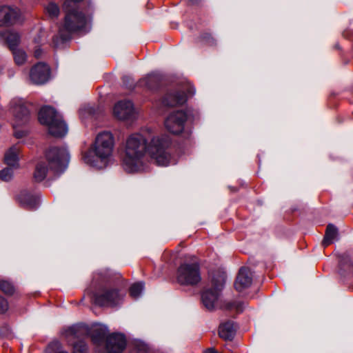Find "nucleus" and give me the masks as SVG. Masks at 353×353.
I'll return each mask as SVG.
<instances>
[{"mask_svg": "<svg viewBox=\"0 0 353 353\" xmlns=\"http://www.w3.org/2000/svg\"><path fill=\"white\" fill-rule=\"evenodd\" d=\"M170 140L167 135L154 136L147 145L146 139L141 134H132L128 137L125 145V155L122 166L128 172H136L143 166V157L148 150L151 158L161 166H168L174 161L168 151Z\"/></svg>", "mask_w": 353, "mask_h": 353, "instance_id": "obj_1", "label": "nucleus"}, {"mask_svg": "<svg viewBox=\"0 0 353 353\" xmlns=\"http://www.w3.org/2000/svg\"><path fill=\"white\" fill-rule=\"evenodd\" d=\"M114 146V138L110 132L99 133L91 148L83 157L85 163L98 169L105 168L112 154Z\"/></svg>", "mask_w": 353, "mask_h": 353, "instance_id": "obj_2", "label": "nucleus"}, {"mask_svg": "<svg viewBox=\"0 0 353 353\" xmlns=\"http://www.w3.org/2000/svg\"><path fill=\"white\" fill-rule=\"evenodd\" d=\"M47 163L41 161L37 163L33 174L34 181L41 182L46 179L50 170L56 174L63 172L69 161V153L64 148H52L46 154Z\"/></svg>", "mask_w": 353, "mask_h": 353, "instance_id": "obj_3", "label": "nucleus"}, {"mask_svg": "<svg viewBox=\"0 0 353 353\" xmlns=\"http://www.w3.org/2000/svg\"><path fill=\"white\" fill-rule=\"evenodd\" d=\"M65 12L64 24L59 35L65 41L70 38L72 32L86 33L90 29V17L79 11L77 8H63Z\"/></svg>", "mask_w": 353, "mask_h": 353, "instance_id": "obj_4", "label": "nucleus"}, {"mask_svg": "<svg viewBox=\"0 0 353 353\" xmlns=\"http://www.w3.org/2000/svg\"><path fill=\"white\" fill-rule=\"evenodd\" d=\"M88 334L90 336L92 342L98 347H101L109 335L106 325L101 323H94L90 327L85 324H77L67 328L63 334L65 337L74 336L79 338Z\"/></svg>", "mask_w": 353, "mask_h": 353, "instance_id": "obj_5", "label": "nucleus"}, {"mask_svg": "<svg viewBox=\"0 0 353 353\" xmlns=\"http://www.w3.org/2000/svg\"><path fill=\"white\" fill-rule=\"evenodd\" d=\"M39 120L41 124L48 126L49 133L56 137L65 136L68 127L62 117L52 107L44 106L39 113Z\"/></svg>", "mask_w": 353, "mask_h": 353, "instance_id": "obj_6", "label": "nucleus"}, {"mask_svg": "<svg viewBox=\"0 0 353 353\" xmlns=\"http://www.w3.org/2000/svg\"><path fill=\"white\" fill-rule=\"evenodd\" d=\"M225 278V272L221 271L212 275V288L205 289L201 294L202 303L207 310H212L216 307Z\"/></svg>", "mask_w": 353, "mask_h": 353, "instance_id": "obj_7", "label": "nucleus"}, {"mask_svg": "<svg viewBox=\"0 0 353 353\" xmlns=\"http://www.w3.org/2000/svg\"><path fill=\"white\" fill-rule=\"evenodd\" d=\"M176 281L184 286H195L201 281L200 268L198 263H184L178 268Z\"/></svg>", "mask_w": 353, "mask_h": 353, "instance_id": "obj_8", "label": "nucleus"}, {"mask_svg": "<svg viewBox=\"0 0 353 353\" xmlns=\"http://www.w3.org/2000/svg\"><path fill=\"white\" fill-rule=\"evenodd\" d=\"M10 111L14 116L13 127L17 128L26 124L29 120V111L26 107L21 99L14 98L10 103ZM27 134V131L18 130L15 129L14 136L17 138H21Z\"/></svg>", "mask_w": 353, "mask_h": 353, "instance_id": "obj_9", "label": "nucleus"}, {"mask_svg": "<svg viewBox=\"0 0 353 353\" xmlns=\"http://www.w3.org/2000/svg\"><path fill=\"white\" fill-rule=\"evenodd\" d=\"M187 119L186 112L183 111L173 112L165 119V126L170 132L175 134H180L184 130Z\"/></svg>", "mask_w": 353, "mask_h": 353, "instance_id": "obj_10", "label": "nucleus"}, {"mask_svg": "<svg viewBox=\"0 0 353 353\" xmlns=\"http://www.w3.org/2000/svg\"><path fill=\"white\" fill-rule=\"evenodd\" d=\"M113 114L117 119L122 121H132L137 117L133 103L129 100L117 102L113 108Z\"/></svg>", "mask_w": 353, "mask_h": 353, "instance_id": "obj_11", "label": "nucleus"}, {"mask_svg": "<svg viewBox=\"0 0 353 353\" xmlns=\"http://www.w3.org/2000/svg\"><path fill=\"white\" fill-rule=\"evenodd\" d=\"M126 346V339L124 334L112 333L108 336L103 347L107 353H121Z\"/></svg>", "mask_w": 353, "mask_h": 353, "instance_id": "obj_12", "label": "nucleus"}, {"mask_svg": "<svg viewBox=\"0 0 353 353\" xmlns=\"http://www.w3.org/2000/svg\"><path fill=\"white\" fill-rule=\"evenodd\" d=\"M186 87V92L182 90L168 94L163 99V104L167 106H175L185 103L188 97L193 96L195 93V89L191 85L188 84Z\"/></svg>", "mask_w": 353, "mask_h": 353, "instance_id": "obj_13", "label": "nucleus"}, {"mask_svg": "<svg viewBox=\"0 0 353 353\" xmlns=\"http://www.w3.org/2000/svg\"><path fill=\"white\" fill-rule=\"evenodd\" d=\"M122 299L117 290H105L94 296V302L99 306H114L118 305Z\"/></svg>", "mask_w": 353, "mask_h": 353, "instance_id": "obj_14", "label": "nucleus"}, {"mask_svg": "<svg viewBox=\"0 0 353 353\" xmlns=\"http://www.w3.org/2000/svg\"><path fill=\"white\" fill-rule=\"evenodd\" d=\"M30 78L34 84L46 83L50 79V68L44 63H38L30 70Z\"/></svg>", "mask_w": 353, "mask_h": 353, "instance_id": "obj_15", "label": "nucleus"}, {"mask_svg": "<svg viewBox=\"0 0 353 353\" xmlns=\"http://www.w3.org/2000/svg\"><path fill=\"white\" fill-rule=\"evenodd\" d=\"M20 16L19 10L9 6L0 7V28L10 26L18 21Z\"/></svg>", "mask_w": 353, "mask_h": 353, "instance_id": "obj_16", "label": "nucleus"}, {"mask_svg": "<svg viewBox=\"0 0 353 353\" xmlns=\"http://www.w3.org/2000/svg\"><path fill=\"white\" fill-rule=\"evenodd\" d=\"M252 283V273L248 268H241L234 283V287L239 292L249 288Z\"/></svg>", "mask_w": 353, "mask_h": 353, "instance_id": "obj_17", "label": "nucleus"}, {"mask_svg": "<svg viewBox=\"0 0 353 353\" xmlns=\"http://www.w3.org/2000/svg\"><path fill=\"white\" fill-rule=\"evenodd\" d=\"M18 200L21 205L30 210L36 209L39 204V194L28 191L21 192L18 196Z\"/></svg>", "mask_w": 353, "mask_h": 353, "instance_id": "obj_18", "label": "nucleus"}, {"mask_svg": "<svg viewBox=\"0 0 353 353\" xmlns=\"http://www.w3.org/2000/svg\"><path fill=\"white\" fill-rule=\"evenodd\" d=\"M0 38L6 43L10 50L17 48L21 41L20 34L13 30H0Z\"/></svg>", "mask_w": 353, "mask_h": 353, "instance_id": "obj_19", "label": "nucleus"}, {"mask_svg": "<svg viewBox=\"0 0 353 353\" xmlns=\"http://www.w3.org/2000/svg\"><path fill=\"white\" fill-rule=\"evenodd\" d=\"M20 148L17 145L10 147L4 154V161L8 166L19 168Z\"/></svg>", "mask_w": 353, "mask_h": 353, "instance_id": "obj_20", "label": "nucleus"}, {"mask_svg": "<svg viewBox=\"0 0 353 353\" xmlns=\"http://www.w3.org/2000/svg\"><path fill=\"white\" fill-rule=\"evenodd\" d=\"M338 239L339 231L337 228L332 223L328 224L325 230V236L322 241V245L324 247H327Z\"/></svg>", "mask_w": 353, "mask_h": 353, "instance_id": "obj_21", "label": "nucleus"}, {"mask_svg": "<svg viewBox=\"0 0 353 353\" xmlns=\"http://www.w3.org/2000/svg\"><path fill=\"white\" fill-rule=\"evenodd\" d=\"M219 335L225 340H232L235 335L234 323L231 321L226 322L219 326Z\"/></svg>", "mask_w": 353, "mask_h": 353, "instance_id": "obj_22", "label": "nucleus"}, {"mask_svg": "<svg viewBox=\"0 0 353 353\" xmlns=\"http://www.w3.org/2000/svg\"><path fill=\"white\" fill-rule=\"evenodd\" d=\"M161 81V77L158 74L152 73L145 77L141 83L149 89H154Z\"/></svg>", "mask_w": 353, "mask_h": 353, "instance_id": "obj_23", "label": "nucleus"}, {"mask_svg": "<svg viewBox=\"0 0 353 353\" xmlns=\"http://www.w3.org/2000/svg\"><path fill=\"white\" fill-rule=\"evenodd\" d=\"M144 289L143 282L134 283L130 288V296L134 299H138L142 294Z\"/></svg>", "mask_w": 353, "mask_h": 353, "instance_id": "obj_24", "label": "nucleus"}, {"mask_svg": "<svg viewBox=\"0 0 353 353\" xmlns=\"http://www.w3.org/2000/svg\"><path fill=\"white\" fill-rule=\"evenodd\" d=\"M11 51L13 53L14 61L17 65H22L26 62L27 55L23 50L16 48Z\"/></svg>", "mask_w": 353, "mask_h": 353, "instance_id": "obj_25", "label": "nucleus"}, {"mask_svg": "<svg viewBox=\"0 0 353 353\" xmlns=\"http://www.w3.org/2000/svg\"><path fill=\"white\" fill-rule=\"evenodd\" d=\"M45 9L48 16L51 18H56L59 14V8L53 2L49 3Z\"/></svg>", "mask_w": 353, "mask_h": 353, "instance_id": "obj_26", "label": "nucleus"}, {"mask_svg": "<svg viewBox=\"0 0 353 353\" xmlns=\"http://www.w3.org/2000/svg\"><path fill=\"white\" fill-rule=\"evenodd\" d=\"M14 169L15 168H12L8 166V168H6L0 171V179L3 181H10L14 176Z\"/></svg>", "mask_w": 353, "mask_h": 353, "instance_id": "obj_27", "label": "nucleus"}, {"mask_svg": "<svg viewBox=\"0 0 353 353\" xmlns=\"http://www.w3.org/2000/svg\"><path fill=\"white\" fill-rule=\"evenodd\" d=\"M0 289L7 295H12L14 292V287L13 285L7 281H0Z\"/></svg>", "mask_w": 353, "mask_h": 353, "instance_id": "obj_28", "label": "nucleus"}, {"mask_svg": "<svg viewBox=\"0 0 353 353\" xmlns=\"http://www.w3.org/2000/svg\"><path fill=\"white\" fill-rule=\"evenodd\" d=\"M150 348L148 345L143 341H136L132 353H148Z\"/></svg>", "mask_w": 353, "mask_h": 353, "instance_id": "obj_29", "label": "nucleus"}, {"mask_svg": "<svg viewBox=\"0 0 353 353\" xmlns=\"http://www.w3.org/2000/svg\"><path fill=\"white\" fill-rule=\"evenodd\" d=\"M74 353H87L88 346L82 341L76 343L73 347Z\"/></svg>", "mask_w": 353, "mask_h": 353, "instance_id": "obj_30", "label": "nucleus"}, {"mask_svg": "<svg viewBox=\"0 0 353 353\" xmlns=\"http://www.w3.org/2000/svg\"><path fill=\"white\" fill-rule=\"evenodd\" d=\"M8 310V301L0 296V313H5Z\"/></svg>", "mask_w": 353, "mask_h": 353, "instance_id": "obj_31", "label": "nucleus"}, {"mask_svg": "<svg viewBox=\"0 0 353 353\" xmlns=\"http://www.w3.org/2000/svg\"><path fill=\"white\" fill-rule=\"evenodd\" d=\"M243 303H234L232 306L234 307L238 312H241L243 308Z\"/></svg>", "mask_w": 353, "mask_h": 353, "instance_id": "obj_32", "label": "nucleus"}, {"mask_svg": "<svg viewBox=\"0 0 353 353\" xmlns=\"http://www.w3.org/2000/svg\"><path fill=\"white\" fill-rule=\"evenodd\" d=\"M42 54V50L41 48H37L34 51V56L37 58H39Z\"/></svg>", "mask_w": 353, "mask_h": 353, "instance_id": "obj_33", "label": "nucleus"}, {"mask_svg": "<svg viewBox=\"0 0 353 353\" xmlns=\"http://www.w3.org/2000/svg\"><path fill=\"white\" fill-rule=\"evenodd\" d=\"M203 353H219L214 348H208L204 351Z\"/></svg>", "mask_w": 353, "mask_h": 353, "instance_id": "obj_34", "label": "nucleus"}, {"mask_svg": "<svg viewBox=\"0 0 353 353\" xmlns=\"http://www.w3.org/2000/svg\"><path fill=\"white\" fill-rule=\"evenodd\" d=\"M189 1L192 4H196L200 1V0H189Z\"/></svg>", "mask_w": 353, "mask_h": 353, "instance_id": "obj_35", "label": "nucleus"}, {"mask_svg": "<svg viewBox=\"0 0 353 353\" xmlns=\"http://www.w3.org/2000/svg\"><path fill=\"white\" fill-rule=\"evenodd\" d=\"M88 111L90 113H91V112H92L91 108H89V109L88 110Z\"/></svg>", "mask_w": 353, "mask_h": 353, "instance_id": "obj_36", "label": "nucleus"}]
</instances>
